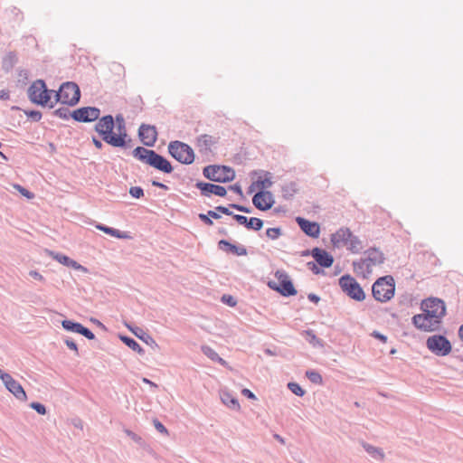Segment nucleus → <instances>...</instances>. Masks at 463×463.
Listing matches in <instances>:
<instances>
[{"label": "nucleus", "mask_w": 463, "mask_h": 463, "mask_svg": "<svg viewBox=\"0 0 463 463\" xmlns=\"http://www.w3.org/2000/svg\"><path fill=\"white\" fill-rule=\"evenodd\" d=\"M266 175H269V177H266L264 180H258L256 182L257 186L261 188V190H263L265 188H269L272 185V182L270 179V173L266 172Z\"/></svg>", "instance_id": "obj_43"}, {"label": "nucleus", "mask_w": 463, "mask_h": 463, "mask_svg": "<svg viewBox=\"0 0 463 463\" xmlns=\"http://www.w3.org/2000/svg\"><path fill=\"white\" fill-rule=\"evenodd\" d=\"M364 257L363 258L367 263V267L371 266H379L383 264L385 260L384 254L377 248H370L364 253Z\"/></svg>", "instance_id": "obj_19"}, {"label": "nucleus", "mask_w": 463, "mask_h": 463, "mask_svg": "<svg viewBox=\"0 0 463 463\" xmlns=\"http://www.w3.org/2000/svg\"><path fill=\"white\" fill-rule=\"evenodd\" d=\"M201 350L203 354L212 361H214L218 357V354L209 345H202Z\"/></svg>", "instance_id": "obj_38"}, {"label": "nucleus", "mask_w": 463, "mask_h": 463, "mask_svg": "<svg viewBox=\"0 0 463 463\" xmlns=\"http://www.w3.org/2000/svg\"><path fill=\"white\" fill-rule=\"evenodd\" d=\"M125 433L127 434L128 437H129L134 442H136L139 446H141V447L145 446L144 439L140 436H138L137 434L133 432L132 430H125Z\"/></svg>", "instance_id": "obj_41"}, {"label": "nucleus", "mask_w": 463, "mask_h": 463, "mask_svg": "<svg viewBox=\"0 0 463 463\" xmlns=\"http://www.w3.org/2000/svg\"><path fill=\"white\" fill-rule=\"evenodd\" d=\"M199 219L207 225H213V220L207 215V213H200Z\"/></svg>", "instance_id": "obj_57"}, {"label": "nucleus", "mask_w": 463, "mask_h": 463, "mask_svg": "<svg viewBox=\"0 0 463 463\" xmlns=\"http://www.w3.org/2000/svg\"><path fill=\"white\" fill-rule=\"evenodd\" d=\"M66 345L71 349L76 352L78 354V346L77 344L71 338H66L64 340Z\"/></svg>", "instance_id": "obj_56"}, {"label": "nucleus", "mask_w": 463, "mask_h": 463, "mask_svg": "<svg viewBox=\"0 0 463 463\" xmlns=\"http://www.w3.org/2000/svg\"><path fill=\"white\" fill-rule=\"evenodd\" d=\"M232 218L241 225L246 227L248 217L241 214L232 213Z\"/></svg>", "instance_id": "obj_52"}, {"label": "nucleus", "mask_w": 463, "mask_h": 463, "mask_svg": "<svg viewBox=\"0 0 463 463\" xmlns=\"http://www.w3.org/2000/svg\"><path fill=\"white\" fill-rule=\"evenodd\" d=\"M310 255L322 268H329L334 262V258L331 254H329L326 250L317 247L311 250Z\"/></svg>", "instance_id": "obj_18"}, {"label": "nucleus", "mask_w": 463, "mask_h": 463, "mask_svg": "<svg viewBox=\"0 0 463 463\" xmlns=\"http://www.w3.org/2000/svg\"><path fill=\"white\" fill-rule=\"evenodd\" d=\"M340 234H334L332 237V242L335 246L338 247L340 242H343L344 245L347 244V239L345 238V234H343L342 240L339 239Z\"/></svg>", "instance_id": "obj_50"}, {"label": "nucleus", "mask_w": 463, "mask_h": 463, "mask_svg": "<svg viewBox=\"0 0 463 463\" xmlns=\"http://www.w3.org/2000/svg\"><path fill=\"white\" fill-rule=\"evenodd\" d=\"M395 292L394 279L391 275L379 278L372 287L373 297L379 302H387Z\"/></svg>", "instance_id": "obj_3"}, {"label": "nucleus", "mask_w": 463, "mask_h": 463, "mask_svg": "<svg viewBox=\"0 0 463 463\" xmlns=\"http://www.w3.org/2000/svg\"><path fill=\"white\" fill-rule=\"evenodd\" d=\"M426 345L428 349L436 355L446 356L452 349L449 339L442 335H434L427 339Z\"/></svg>", "instance_id": "obj_8"}, {"label": "nucleus", "mask_w": 463, "mask_h": 463, "mask_svg": "<svg viewBox=\"0 0 463 463\" xmlns=\"http://www.w3.org/2000/svg\"><path fill=\"white\" fill-rule=\"evenodd\" d=\"M20 194L23 196L26 197L27 199H32L34 197V194L32 192H30L29 190H27L26 188H22L20 190Z\"/></svg>", "instance_id": "obj_63"}, {"label": "nucleus", "mask_w": 463, "mask_h": 463, "mask_svg": "<svg viewBox=\"0 0 463 463\" xmlns=\"http://www.w3.org/2000/svg\"><path fill=\"white\" fill-rule=\"evenodd\" d=\"M252 203L258 210L268 211L273 206L275 200L271 192L260 190L253 195Z\"/></svg>", "instance_id": "obj_11"}, {"label": "nucleus", "mask_w": 463, "mask_h": 463, "mask_svg": "<svg viewBox=\"0 0 463 463\" xmlns=\"http://www.w3.org/2000/svg\"><path fill=\"white\" fill-rule=\"evenodd\" d=\"M305 335H306V340L313 345H317V344L320 343V340L317 338V336L315 335V333L313 332V330H306L304 332Z\"/></svg>", "instance_id": "obj_40"}, {"label": "nucleus", "mask_w": 463, "mask_h": 463, "mask_svg": "<svg viewBox=\"0 0 463 463\" xmlns=\"http://www.w3.org/2000/svg\"><path fill=\"white\" fill-rule=\"evenodd\" d=\"M168 153L179 163L191 165L194 161V149L186 143L175 140L168 144Z\"/></svg>", "instance_id": "obj_6"}, {"label": "nucleus", "mask_w": 463, "mask_h": 463, "mask_svg": "<svg viewBox=\"0 0 463 463\" xmlns=\"http://www.w3.org/2000/svg\"><path fill=\"white\" fill-rule=\"evenodd\" d=\"M95 227L105 232L106 234H109L110 236H113L115 238H118V239H127V238H129V236L126 233V232H120L119 230H117V229H114V228H111V227H109V226H106L102 223H97L95 225Z\"/></svg>", "instance_id": "obj_27"}, {"label": "nucleus", "mask_w": 463, "mask_h": 463, "mask_svg": "<svg viewBox=\"0 0 463 463\" xmlns=\"http://www.w3.org/2000/svg\"><path fill=\"white\" fill-rule=\"evenodd\" d=\"M349 298L356 301H363L365 299V293L360 284L349 275Z\"/></svg>", "instance_id": "obj_21"}, {"label": "nucleus", "mask_w": 463, "mask_h": 463, "mask_svg": "<svg viewBox=\"0 0 463 463\" xmlns=\"http://www.w3.org/2000/svg\"><path fill=\"white\" fill-rule=\"evenodd\" d=\"M58 102H61V104H63V98H62V94H61V90H60V89H59V90H58V91H56V92H55L54 101H51V100H50V101L48 102V105H47V106H48L50 109H52V108H54V105H55L56 103H58Z\"/></svg>", "instance_id": "obj_48"}, {"label": "nucleus", "mask_w": 463, "mask_h": 463, "mask_svg": "<svg viewBox=\"0 0 463 463\" xmlns=\"http://www.w3.org/2000/svg\"><path fill=\"white\" fill-rule=\"evenodd\" d=\"M29 276L32 277L33 279H36V280H39V281H44V278L43 277L42 274H40L37 270H30L29 271Z\"/></svg>", "instance_id": "obj_59"}, {"label": "nucleus", "mask_w": 463, "mask_h": 463, "mask_svg": "<svg viewBox=\"0 0 463 463\" xmlns=\"http://www.w3.org/2000/svg\"><path fill=\"white\" fill-rule=\"evenodd\" d=\"M361 445L364 450L375 460H383L384 452L381 448L374 447L364 441H361Z\"/></svg>", "instance_id": "obj_26"}, {"label": "nucleus", "mask_w": 463, "mask_h": 463, "mask_svg": "<svg viewBox=\"0 0 463 463\" xmlns=\"http://www.w3.org/2000/svg\"><path fill=\"white\" fill-rule=\"evenodd\" d=\"M71 112H70V110L67 108H64V107L59 108V109H55L53 111V115L54 116L60 118L61 119H65V120H67L70 118H71Z\"/></svg>", "instance_id": "obj_39"}, {"label": "nucleus", "mask_w": 463, "mask_h": 463, "mask_svg": "<svg viewBox=\"0 0 463 463\" xmlns=\"http://www.w3.org/2000/svg\"><path fill=\"white\" fill-rule=\"evenodd\" d=\"M365 260L361 258L358 261H353L354 271L357 276L367 278L372 273V267L366 265Z\"/></svg>", "instance_id": "obj_24"}, {"label": "nucleus", "mask_w": 463, "mask_h": 463, "mask_svg": "<svg viewBox=\"0 0 463 463\" xmlns=\"http://www.w3.org/2000/svg\"><path fill=\"white\" fill-rule=\"evenodd\" d=\"M154 425H155V428L157 431H159L160 433H163V434H167L168 431H167V429L165 427V425L160 422L159 420H154Z\"/></svg>", "instance_id": "obj_53"}, {"label": "nucleus", "mask_w": 463, "mask_h": 463, "mask_svg": "<svg viewBox=\"0 0 463 463\" xmlns=\"http://www.w3.org/2000/svg\"><path fill=\"white\" fill-rule=\"evenodd\" d=\"M288 388L297 396L302 397L305 394L303 388L297 383L291 382L288 383Z\"/></svg>", "instance_id": "obj_37"}, {"label": "nucleus", "mask_w": 463, "mask_h": 463, "mask_svg": "<svg viewBox=\"0 0 463 463\" xmlns=\"http://www.w3.org/2000/svg\"><path fill=\"white\" fill-rule=\"evenodd\" d=\"M297 191V184L294 182H290L282 186V195L287 200L291 199Z\"/></svg>", "instance_id": "obj_33"}, {"label": "nucleus", "mask_w": 463, "mask_h": 463, "mask_svg": "<svg viewBox=\"0 0 463 463\" xmlns=\"http://www.w3.org/2000/svg\"><path fill=\"white\" fill-rule=\"evenodd\" d=\"M420 309L423 311V313H421V315H423L424 317H427L428 320H430L431 323H434V321L439 320L438 316L435 315V312L425 308L421 305H420Z\"/></svg>", "instance_id": "obj_44"}, {"label": "nucleus", "mask_w": 463, "mask_h": 463, "mask_svg": "<svg viewBox=\"0 0 463 463\" xmlns=\"http://www.w3.org/2000/svg\"><path fill=\"white\" fill-rule=\"evenodd\" d=\"M275 277L278 279V282L269 281L268 283V286L271 289L280 293L283 297H291L297 294L293 282L285 270H277L275 272Z\"/></svg>", "instance_id": "obj_7"}, {"label": "nucleus", "mask_w": 463, "mask_h": 463, "mask_svg": "<svg viewBox=\"0 0 463 463\" xmlns=\"http://www.w3.org/2000/svg\"><path fill=\"white\" fill-rule=\"evenodd\" d=\"M241 393L247 397L248 399H250V400H255L256 399V396L255 394L249 389L247 388H244L242 391H241Z\"/></svg>", "instance_id": "obj_62"}, {"label": "nucleus", "mask_w": 463, "mask_h": 463, "mask_svg": "<svg viewBox=\"0 0 463 463\" xmlns=\"http://www.w3.org/2000/svg\"><path fill=\"white\" fill-rule=\"evenodd\" d=\"M412 324L413 326L423 332H433L437 331L439 328V320L434 321L431 323L430 320H428L427 317H424L421 314H417L412 317Z\"/></svg>", "instance_id": "obj_16"}, {"label": "nucleus", "mask_w": 463, "mask_h": 463, "mask_svg": "<svg viewBox=\"0 0 463 463\" xmlns=\"http://www.w3.org/2000/svg\"><path fill=\"white\" fill-rule=\"evenodd\" d=\"M195 187L199 189L201 194L205 197H210L212 194L224 197L227 194V190L225 187L212 183L198 181L195 184Z\"/></svg>", "instance_id": "obj_13"}, {"label": "nucleus", "mask_w": 463, "mask_h": 463, "mask_svg": "<svg viewBox=\"0 0 463 463\" xmlns=\"http://www.w3.org/2000/svg\"><path fill=\"white\" fill-rule=\"evenodd\" d=\"M222 402L227 405L229 408L233 410H239L240 409V403L238 400L233 397L229 392H223L222 394Z\"/></svg>", "instance_id": "obj_32"}, {"label": "nucleus", "mask_w": 463, "mask_h": 463, "mask_svg": "<svg viewBox=\"0 0 463 463\" xmlns=\"http://www.w3.org/2000/svg\"><path fill=\"white\" fill-rule=\"evenodd\" d=\"M281 234L280 228H269L266 230V235L270 240H277Z\"/></svg>", "instance_id": "obj_42"}, {"label": "nucleus", "mask_w": 463, "mask_h": 463, "mask_svg": "<svg viewBox=\"0 0 463 463\" xmlns=\"http://www.w3.org/2000/svg\"><path fill=\"white\" fill-rule=\"evenodd\" d=\"M132 155L137 160L165 174H171L174 170L170 161L155 150L137 146L132 151Z\"/></svg>", "instance_id": "obj_1"}, {"label": "nucleus", "mask_w": 463, "mask_h": 463, "mask_svg": "<svg viewBox=\"0 0 463 463\" xmlns=\"http://www.w3.org/2000/svg\"><path fill=\"white\" fill-rule=\"evenodd\" d=\"M217 143V138L211 135L203 134L196 137V146L200 153L208 154L211 147Z\"/></svg>", "instance_id": "obj_20"}, {"label": "nucleus", "mask_w": 463, "mask_h": 463, "mask_svg": "<svg viewBox=\"0 0 463 463\" xmlns=\"http://www.w3.org/2000/svg\"><path fill=\"white\" fill-rule=\"evenodd\" d=\"M128 328L134 333V335L141 339L143 342H145L146 345H151L152 347H158V345L154 340V338L146 334L142 328L140 327H131L128 326Z\"/></svg>", "instance_id": "obj_25"}, {"label": "nucleus", "mask_w": 463, "mask_h": 463, "mask_svg": "<svg viewBox=\"0 0 463 463\" xmlns=\"http://www.w3.org/2000/svg\"><path fill=\"white\" fill-rule=\"evenodd\" d=\"M339 286L341 287L342 290L347 294V274H344L339 279Z\"/></svg>", "instance_id": "obj_54"}, {"label": "nucleus", "mask_w": 463, "mask_h": 463, "mask_svg": "<svg viewBox=\"0 0 463 463\" xmlns=\"http://www.w3.org/2000/svg\"><path fill=\"white\" fill-rule=\"evenodd\" d=\"M129 194L132 197L138 199L144 195V190L140 186H131Z\"/></svg>", "instance_id": "obj_47"}, {"label": "nucleus", "mask_w": 463, "mask_h": 463, "mask_svg": "<svg viewBox=\"0 0 463 463\" xmlns=\"http://www.w3.org/2000/svg\"><path fill=\"white\" fill-rule=\"evenodd\" d=\"M114 121H115V127L117 128V130L118 132L117 135H121V134L125 135V137H124L125 147L124 148L129 147L130 146L129 143H131L132 139L128 137V135L127 133L124 117L121 114H118L116 116Z\"/></svg>", "instance_id": "obj_23"}, {"label": "nucleus", "mask_w": 463, "mask_h": 463, "mask_svg": "<svg viewBox=\"0 0 463 463\" xmlns=\"http://www.w3.org/2000/svg\"><path fill=\"white\" fill-rule=\"evenodd\" d=\"M63 98V104L73 107L80 99V90L73 81L63 82L60 87Z\"/></svg>", "instance_id": "obj_9"}, {"label": "nucleus", "mask_w": 463, "mask_h": 463, "mask_svg": "<svg viewBox=\"0 0 463 463\" xmlns=\"http://www.w3.org/2000/svg\"><path fill=\"white\" fill-rule=\"evenodd\" d=\"M203 175L205 178L216 183H228L235 178V171L227 165H207L203 169Z\"/></svg>", "instance_id": "obj_5"}, {"label": "nucleus", "mask_w": 463, "mask_h": 463, "mask_svg": "<svg viewBox=\"0 0 463 463\" xmlns=\"http://www.w3.org/2000/svg\"><path fill=\"white\" fill-rule=\"evenodd\" d=\"M372 336L385 343L387 341V336L383 335L382 333L378 332V331H373L372 333Z\"/></svg>", "instance_id": "obj_60"}, {"label": "nucleus", "mask_w": 463, "mask_h": 463, "mask_svg": "<svg viewBox=\"0 0 463 463\" xmlns=\"http://www.w3.org/2000/svg\"><path fill=\"white\" fill-rule=\"evenodd\" d=\"M51 254L52 255L54 260H56L60 263L63 264L64 266L73 268L74 269H77V270H82L84 272L87 271V269L85 267H83L82 265H80L77 261L71 260V258H69L66 255H63V254H61V253H55L54 254L53 252H51Z\"/></svg>", "instance_id": "obj_22"}, {"label": "nucleus", "mask_w": 463, "mask_h": 463, "mask_svg": "<svg viewBox=\"0 0 463 463\" xmlns=\"http://www.w3.org/2000/svg\"><path fill=\"white\" fill-rule=\"evenodd\" d=\"M61 326L67 331L79 334L82 325L80 323L66 319L61 322Z\"/></svg>", "instance_id": "obj_35"}, {"label": "nucleus", "mask_w": 463, "mask_h": 463, "mask_svg": "<svg viewBox=\"0 0 463 463\" xmlns=\"http://www.w3.org/2000/svg\"><path fill=\"white\" fill-rule=\"evenodd\" d=\"M306 376L311 383H316V384H320L323 382L321 374L314 370L307 371Z\"/></svg>", "instance_id": "obj_36"}, {"label": "nucleus", "mask_w": 463, "mask_h": 463, "mask_svg": "<svg viewBox=\"0 0 463 463\" xmlns=\"http://www.w3.org/2000/svg\"><path fill=\"white\" fill-rule=\"evenodd\" d=\"M17 61L18 59L15 52H9L3 59V69L7 71L12 70L17 63Z\"/></svg>", "instance_id": "obj_31"}, {"label": "nucleus", "mask_w": 463, "mask_h": 463, "mask_svg": "<svg viewBox=\"0 0 463 463\" xmlns=\"http://www.w3.org/2000/svg\"><path fill=\"white\" fill-rule=\"evenodd\" d=\"M98 119L94 128L101 137L102 140L114 147L124 148L125 135H117L113 132L115 128L114 118L111 115H106Z\"/></svg>", "instance_id": "obj_2"}, {"label": "nucleus", "mask_w": 463, "mask_h": 463, "mask_svg": "<svg viewBox=\"0 0 463 463\" xmlns=\"http://www.w3.org/2000/svg\"><path fill=\"white\" fill-rule=\"evenodd\" d=\"M3 383L5 388L18 400L26 401L27 395L23 386L14 380L11 374L7 373L4 375Z\"/></svg>", "instance_id": "obj_15"}, {"label": "nucleus", "mask_w": 463, "mask_h": 463, "mask_svg": "<svg viewBox=\"0 0 463 463\" xmlns=\"http://www.w3.org/2000/svg\"><path fill=\"white\" fill-rule=\"evenodd\" d=\"M421 306L435 312V315L438 316V319H439V324H441L442 318L446 316V304L442 299L430 297L422 300Z\"/></svg>", "instance_id": "obj_14"}, {"label": "nucleus", "mask_w": 463, "mask_h": 463, "mask_svg": "<svg viewBox=\"0 0 463 463\" xmlns=\"http://www.w3.org/2000/svg\"><path fill=\"white\" fill-rule=\"evenodd\" d=\"M307 298H308V300H310L311 302H314L316 304H317L320 300V298L314 293H309L307 295Z\"/></svg>", "instance_id": "obj_64"}, {"label": "nucleus", "mask_w": 463, "mask_h": 463, "mask_svg": "<svg viewBox=\"0 0 463 463\" xmlns=\"http://www.w3.org/2000/svg\"><path fill=\"white\" fill-rule=\"evenodd\" d=\"M140 141L146 146H154L157 140L156 128L149 124H141L138 128Z\"/></svg>", "instance_id": "obj_12"}, {"label": "nucleus", "mask_w": 463, "mask_h": 463, "mask_svg": "<svg viewBox=\"0 0 463 463\" xmlns=\"http://www.w3.org/2000/svg\"><path fill=\"white\" fill-rule=\"evenodd\" d=\"M308 269H310L314 274L317 275L321 272V269L317 267V263L314 261H308L307 263Z\"/></svg>", "instance_id": "obj_55"}, {"label": "nucleus", "mask_w": 463, "mask_h": 463, "mask_svg": "<svg viewBox=\"0 0 463 463\" xmlns=\"http://www.w3.org/2000/svg\"><path fill=\"white\" fill-rule=\"evenodd\" d=\"M229 189L235 192L240 196H243L242 189L240 184H235L230 185Z\"/></svg>", "instance_id": "obj_61"}, {"label": "nucleus", "mask_w": 463, "mask_h": 463, "mask_svg": "<svg viewBox=\"0 0 463 463\" xmlns=\"http://www.w3.org/2000/svg\"><path fill=\"white\" fill-rule=\"evenodd\" d=\"M222 301L230 307H234L237 303L235 298L231 295H223L222 297Z\"/></svg>", "instance_id": "obj_51"}, {"label": "nucleus", "mask_w": 463, "mask_h": 463, "mask_svg": "<svg viewBox=\"0 0 463 463\" xmlns=\"http://www.w3.org/2000/svg\"><path fill=\"white\" fill-rule=\"evenodd\" d=\"M30 407L32 409H33L34 411H36L37 413H39L41 415H45L47 412L46 407L43 403H40V402H33L30 404Z\"/></svg>", "instance_id": "obj_46"}, {"label": "nucleus", "mask_w": 463, "mask_h": 463, "mask_svg": "<svg viewBox=\"0 0 463 463\" xmlns=\"http://www.w3.org/2000/svg\"><path fill=\"white\" fill-rule=\"evenodd\" d=\"M215 210L221 213L225 214V215L232 216L233 213L232 211H230L229 207H226V206L220 205V206L215 207Z\"/></svg>", "instance_id": "obj_58"}, {"label": "nucleus", "mask_w": 463, "mask_h": 463, "mask_svg": "<svg viewBox=\"0 0 463 463\" xmlns=\"http://www.w3.org/2000/svg\"><path fill=\"white\" fill-rule=\"evenodd\" d=\"M24 113L34 122H38L42 118V113L39 110H26Z\"/></svg>", "instance_id": "obj_45"}, {"label": "nucleus", "mask_w": 463, "mask_h": 463, "mask_svg": "<svg viewBox=\"0 0 463 463\" xmlns=\"http://www.w3.org/2000/svg\"><path fill=\"white\" fill-rule=\"evenodd\" d=\"M365 247L363 241L349 231V251L358 253Z\"/></svg>", "instance_id": "obj_28"}, {"label": "nucleus", "mask_w": 463, "mask_h": 463, "mask_svg": "<svg viewBox=\"0 0 463 463\" xmlns=\"http://www.w3.org/2000/svg\"><path fill=\"white\" fill-rule=\"evenodd\" d=\"M54 92L47 89L43 80H36L28 88L27 95L33 104L45 107L51 99V94Z\"/></svg>", "instance_id": "obj_4"}, {"label": "nucleus", "mask_w": 463, "mask_h": 463, "mask_svg": "<svg viewBox=\"0 0 463 463\" xmlns=\"http://www.w3.org/2000/svg\"><path fill=\"white\" fill-rule=\"evenodd\" d=\"M79 334L85 336L89 340L95 339V335L88 327H85L83 325L81 326V328H80Z\"/></svg>", "instance_id": "obj_49"}, {"label": "nucleus", "mask_w": 463, "mask_h": 463, "mask_svg": "<svg viewBox=\"0 0 463 463\" xmlns=\"http://www.w3.org/2000/svg\"><path fill=\"white\" fill-rule=\"evenodd\" d=\"M100 116V109L96 107H82L73 110L71 117L77 122L89 123L97 120Z\"/></svg>", "instance_id": "obj_10"}, {"label": "nucleus", "mask_w": 463, "mask_h": 463, "mask_svg": "<svg viewBox=\"0 0 463 463\" xmlns=\"http://www.w3.org/2000/svg\"><path fill=\"white\" fill-rule=\"evenodd\" d=\"M220 245L222 246H229V252L236 255V256H245L247 255V250L243 245H235L231 243L226 240H221Z\"/></svg>", "instance_id": "obj_29"}, {"label": "nucleus", "mask_w": 463, "mask_h": 463, "mask_svg": "<svg viewBox=\"0 0 463 463\" xmlns=\"http://www.w3.org/2000/svg\"><path fill=\"white\" fill-rule=\"evenodd\" d=\"M296 222L300 227L301 231L307 236L312 238H318L320 234V226L316 222H310L303 217H297Z\"/></svg>", "instance_id": "obj_17"}, {"label": "nucleus", "mask_w": 463, "mask_h": 463, "mask_svg": "<svg viewBox=\"0 0 463 463\" xmlns=\"http://www.w3.org/2000/svg\"><path fill=\"white\" fill-rule=\"evenodd\" d=\"M120 340L130 349L137 352L139 354H144L145 351L140 345L132 337L128 335H120Z\"/></svg>", "instance_id": "obj_30"}, {"label": "nucleus", "mask_w": 463, "mask_h": 463, "mask_svg": "<svg viewBox=\"0 0 463 463\" xmlns=\"http://www.w3.org/2000/svg\"><path fill=\"white\" fill-rule=\"evenodd\" d=\"M263 221L257 217L248 218L246 228L248 230L260 231L263 227Z\"/></svg>", "instance_id": "obj_34"}]
</instances>
